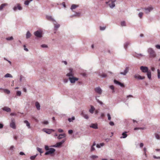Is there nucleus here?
<instances>
[{
  "mask_svg": "<svg viewBox=\"0 0 160 160\" xmlns=\"http://www.w3.org/2000/svg\"><path fill=\"white\" fill-rule=\"evenodd\" d=\"M140 69L142 72L147 73V77L149 80L151 79V72L147 67L142 66L140 67Z\"/></svg>",
  "mask_w": 160,
  "mask_h": 160,
  "instance_id": "f257e3e1",
  "label": "nucleus"
},
{
  "mask_svg": "<svg viewBox=\"0 0 160 160\" xmlns=\"http://www.w3.org/2000/svg\"><path fill=\"white\" fill-rule=\"evenodd\" d=\"M147 51H148V54H149V57L151 58H154L156 57V53L152 48H149L148 49Z\"/></svg>",
  "mask_w": 160,
  "mask_h": 160,
  "instance_id": "f03ea898",
  "label": "nucleus"
},
{
  "mask_svg": "<svg viewBox=\"0 0 160 160\" xmlns=\"http://www.w3.org/2000/svg\"><path fill=\"white\" fill-rule=\"evenodd\" d=\"M45 149L47 151L45 152V155H48L49 154H52L55 151V149L53 148H49L48 146H45Z\"/></svg>",
  "mask_w": 160,
  "mask_h": 160,
  "instance_id": "7ed1b4c3",
  "label": "nucleus"
},
{
  "mask_svg": "<svg viewBox=\"0 0 160 160\" xmlns=\"http://www.w3.org/2000/svg\"><path fill=\"white\" fill-rule=\"evenodd\" d=\"M34 34L36 37L40 38L42 37V31L41 30H38L34 32Z\"/></svg>",
  "mask_w": 160,
  "mask_h": 160,
  "instance_id": "20e7f679",
  "label": "nucleus"
},
{
  "mask_svg": "<svg viewBox=\"0 0 160 160\" xmlns=\"http://www.w3.org/2000/svg\"><path fill=\"white\" fill-rule=\"evenodd\" d=\"M9 127L13 129H16V125H15V119L13 118L11 119L10 122H9Z\"/></svg>",
  "mask_w": 160,
  "mask_h": 160,
  "instance_id": "39448f33",
  "label": "nucleus"
},
{
  "mask_svg": "<svg viewBox=\"0 0 160 160\" xmlns=\"http://www.w3.org/2000/svg\"><path fill=\"white\" fill-rule=\"evenodd\" d=\"M106 3L112 9L115 6V1H113V0H109L108 1L106 2Z\"/></svg>",
  "mask_w": 160,
  "mask_h": 160,
  "instance_id": "423d86ee",
  "label": "nucleus"
},
{
  "mask_svg": "<svg viewBox=\"0 0 160 160\" xmlns=\"http://www.w3.org/2000/svg\"><path fill=\"white\" fill-rule=\"evenodd\" d=\"M73 15L71 16V17H79L82 15V13L79 11H72Z\"/></svg>",
  "mask_w": 160,
  "mask_h": 160,
  "instance_id": "0eeeda50",
  "label": "nucleus"
},
{
  "mask_svg": "<svg viewBox=\"0 0 160 160\" xmlns=\"http://www.w3.org/2000/svg\"><path fill=\"white\" fill-rule=\"evenodd\" d=\"M65 141L66 139H64L62 140L60 142H57L55 144L52 145V147L54 148L60 147L62 146V145L64 142Z\"/></svg>",
  "mask_w": 160,
  "mask_h": 160,
  "instance_id": "6e6552de",
  "label": "nucleus"
},
{
  "mask_svg": "<svg viewBox=\"0 0 160 160\" xmlns=\"http://www.w3.org/2000/svg\"><path fill=\"white\" fill-rule=\"evenodd\" d=\"M69 79L70 82L71 83H74L76 81L78 80V78H75L74 77H69Z\"/></svg>",
  "mask_w": 160,
  "mask_h": 160,
  "instance_id": "1a4fd4ad",
  "label": "nucleus"
},
{
  "mask_svg": "<svg viewBox=\"0 0 160 160\" xmlns=\"http://www.w3.org/2000/svg\"><path fill=\"white\" fill-rule=\"evenodd\" d=\"M73 75L72 68H70L69 69V72L66 74V76L68 77H73Z\"/></svg>",
  "mask_w": 160,
  "mask_h": 160,
  "instance_id": "9d476101",
  "label": "nucleus"
},
{
  "mask_svg": "<svg viewBox=\"0 0 160 160\" xmlns=\"http://www.w3.org/2000/svg\"><path fill=\"white\" fill-rule=\"evenodd\" d=\"M134 78L138 80H143L144 79L145 77L144 76H141L138 74H136L134 75Z\"/></svg>",
  "mask_w": 160,
  "mask_h": 160,
  "instance_id": "9b49d317",
  "label": "nucleus"
},
{
  "mask_svg": "<svg viewBox=\"0 0 160 160\" xmlns=\"http://www.w3.org/2000/svg\"><path fill=\"white\" fill-rule=\"evenodd\" d=\"M94 90H95L96 92H97L100 95H101V93H102V90L99 87L95 88V89H94Z\"/></svg>",
  "mask_w": 160,
  "mask_h": 160,
  "instance_id": "f8f14e48",
  "label": "nucleus"
},
{
  "mask_svg": "<svg viewBox=\"0 0 160 160\" xmlns=\"http://www.w3.org/2000/svg\"><path fill=\"white\" fill-rule=\"evenodd\" d=\"M54 25V29L55 31H57L58 29L60 27V24H58L56 22H52Z\"/></svg>",
  "mask_w": 160,
  "mask_h": 160,
  "instance_id": "ddd939ff",
  "label": "nucleus"
},
{
  "mask_svg": "<svg viewBox=\"0 0 160 160\" xmlns=\"http://www.w3.org/2000/svg\"><path fill=\"white\" fill-rule=\"evenodd\" d=\"M129 71V68L128 67H127L125 68V69L124 71L123 72H121L119 73V74L121 75H122L124 76H125L127 75V74L128 72Z\"/></svg>",
  "mask_w": 160,
  "mask_h": 160,
  "instance_id": "4468645a",
  "label": "nucleus"
},
{
  "mask_svg": "<svg viewBox=\"0 0 160 160\" xmlns=\"http://www.w3.org/2000/svg\"><path fill=\"white\" fill-rule=\"evenodd\" d=\"M18 9L19 10H20L22 9V7L20 6V4H17L13 8V10H17Z\"/></svg>",
  "mask_w": 160,
  "mask_h": 160,
  "instance_id": "2eb2a0df",
  "label": "nucleus"
},
{
  "mask_svg": "<svg viewBox=\"0 0 160 160\" xmlns=\"http://www.w3.org/2000/svg\"><path fill=\"white\" fill-rule=\"evenodd\" d=\"M43 131L47 133H48V134H50L51 133V131L52 132H54V130L53 129H43Z\"/></svg>",
  "mask_w": 160,
  "mask_h": 160,
  "instance_id": "dca6fc26",
  "label": "nucleus"
},
{
  "mask_svg": "<svg viewBox=\"0 0 160 160\" xmlns=\"http://www.w3.org/2000/svg\"><path fill=\"white\" fill-rule=\"evenodd\" d=\"M46 18H47V19L52 21V22H56L53 18L52 16L50 15H47L46 16Z\"/></svg>",
  "mask_w": 160,
  "mask_h": 160,
  "instance_id": "f3484780",
  "label": "nucleus"
},
{
  "mask_svg": "<svg viewBox=\"0 0 160 160\" xmlns=\"http://www.w3.org/2000/svg\"><path fill=\"white\" fill-rule=\"evenodd\" d=\"M2 110L5 111L7 112H11V109L8 107H4L2 108Z\"/></svg>",
  "mask_w": 160,
  "mask_h": 160,
  "instance_id": "a211bd4d",
  "label": "nucleus"
},
{
  "mask_svg": "<svg viewBox=\"0 0 160 160\" xmlns=\"http://www.w3.org/2000/svg\"><path fill=\"white\" fill-rule=\"evenodd\" d=\"M14 149H15V148H14V146L13 145H11L8 148V149L11 152H13Z\"/></svg>",
  "mask_w": 160,
  "mask_h": 160,
  "instance_id": "6ab92c4d",
  "label": "nucleus"
},
{
  "mask_svg": "<svg viewBox=\"0 0 160 160\" xmlns=\"http://www.w3.org/2000/svg\"><path fill=\"white\" fill-rule=\"evenodd\" d=\"M90 127L94 129H97L98 125L97 124L92 123L90 126Z\"/></svg>",
  "mask_w": 160,
  "mask_h": 160,
  "instance_id": "aec40b11",
  "label": "nucleus"
},
{
  "mask_svg": "<svg viewBox=\"0 0 160 160\" xmlns=\"http://www.w3.org/2000/svg\"><path fill=\"white\" fill-rule=\"evenodd\" d=\"M114 83H115V84H118V85H120V86H121V87H124V85H123V84L115 80H114Z\"/></svg>",
  "mask_w": 160,
  "mask_h": 160,
  "instance_id": "412c9836",
  "label": "nucleus"
},
{
  "mask_svg": "<svg viewBox=\"0 0 160 160\" xmlns=\"http://www.w3.org/2000/svg\"><path fill=\"white\" fill-rule=\"evenodd\" d=\"M130 45V42H126L125 43H124V48L126 50L128 48V46Z\"/></svg>",
  "mask_w": 160,
  "mask_h": 160,
  "instance_id": "4be33fe9",
  "label": "nucleus"
},
{
  "mask_svg": "<svg viewBox=\"0 0 160 160\" xmlns=\"http://www.w3.org/2000/svg\"><path fill=\"white\" fill-rule=\"evenodd\" d=\"M127 132H124L122 133V137H120V138L121 139L122 138H125L127 137L128 135L127 134Z\"/></svg>",
  "mask_w": 160,
  "mask_h": 160,
  "instance_id": "5701e85b",
  "label": "nucleus"
},
{
  "mask_svg": "<svg viewBox=\"0 0 160 160\" xmlns=\"http://www.w3.org/2000/svg\"><path fill=\"white\" fill-rule=\"evenodd\" d=\"M95 109V108L92 105H91V108L89 109V112L91 114H92Z\"/></svg>",
  "mask_w": 160,
  "mask_h": 160,
  "instance_id": "b1692460",
  "label": "nucleus"
},
{
  "mask_svg": "<svg viewBox=\"0 0 160 160\" xmlns=\"http://www.w3.org/2000/svg\"><path fill=\"white\" fill-rule=\"evenodd\" d=\"M65 134H61L59 135L58 137V139H60L63 138L65 137Z\"/></svg>",
  "mask_w": 160,
  "mask_h": 160,
  "instance_id": "393cba45",
  "label": "nucleus"
},
{
  "mask_svg": "<svg viewBox=\"0 0 160 160\" xmlns=\"http://www.w3.org/2000/svg\"><path fill=\"white\" fill-rule=\"evenodd\" d=\"M8 5V4L6 3H4L2 4L0 6V10L2 9L5 7L7 6Z\"/></svg>",
  "mask_w": 160,
  "mask_h": 160,
  "instance_id": "a878e982",
  "label": "nucleus"
},
{
  "mask_svg": "<svg viewBox=\"0 0 160 160\" xmlns=\"http://www.w3.org/2000/svg\"><path fill=\"white\" fill-rule=\"evenodd\" d=\"M35 106H36L37 110H39L40 109V105L39 102H36V103H35Z\"/></svg>",
  "mask_w": 160,
  "mask_h": 160,
  "instance_id": "bb28decb",
  "label": "nucleus"
},
{
  "mask_svg": "<svg viewBox=\"0 0 160 160\" xmlns=\"http://www.w3.org/2000/svg\"><path fill=\"white\" fill-rule=\"evenodd\" d=\"M26 39H28L30 38L31 36V34L30 32L28 31L27 32V33H26Z\"/></svg>",
  "mask_w": 160,
  "mask_h": 160,
  "instance_id": "cd10ccee",
  "label": "nucleus"
},
{
  "mask_svg": "<svg viewBox=\"0 0 160 160\" xmlns=\"http://www.w3.org/2000/svg\"><path fill=\"white\" fill-rule=\"evenodd\" d=\"M24 123L26 124V126L28 127V128H30V123H29L28 122L27 120H25L24 121Z\"/></svg>",
  "mask_w": 160,
  "mask_h": 160,
  "instance_id": "c85d7f7f",
  "label": "nucleus"
},
{
  "mask_svg": "<svg viewBox=\"0 0 160 160\" xmlns=\"http://www.w3.org/2000/svg\"><path fill=\"white\" fill-rule=\"evenodd\" d=\"M90 159H91L92 160H94L98 158V156L97 155H93L90 156Z\"/></svg>",
  "mask_w": 160,
  "mask_h": 160,
  "instance_id": "c756f323",
  "label": "nucleus"
},
{
  "mask_svg": "<svg viewBox=\"0 0 160 160\" xmlns=\"http://www.w3.org/2000/svg\"><path fill=\"white\" fill-rule=\"evenodd\" d=\"M78 7V5L76 4H72V5L70 8L72 10L76 9Z\"/></svg>",
  "mask_w": 160,
  "mask_h": 160,
  "instance_id": "7c9ffc66",
  "label": "nucleus"
},
{
  "mask_svg": "<svg viewBox=\"0 0 160 160\" xmlns=\"http://www.w3.org/2000/svg\"><path fill=\"white\" fill-rule=\"evenodd\" d=\"M56 4L57 5H62L65 9L66 7V4H65V3L64 2H62V3H56Z\"/></svg>",
  "mask_w": 160,
  "mask_h": 160,
  "instance_id": "2f4dec72",
  "label": "nucleus"
},
{
  "mask_svg": "<svg viewBox=\"0 0 160 160\" xmlns=\"http://www.w3.org/2000/svg\"><path fill=\"white\" fill-rule=\"evenodd\" d=\"M104 143H102L100 144H98L96 145V147L98 148H100L101 147L104 146Z\"/></svg>",
  "mask_w": 160,
  "mask_h": 160,
  "instance_id": "473e14b6",
  "label": "nucleus"
},
{
  "mask_svg": "<svg viewBox=\"0 0 160 160\" xmlns=\"http://www.w3.org/2000/svg\"><path fill=\"white\" fill-rule=\"evenodd\" d=\"M33 0H27L25 1L24 4L26 5H29V3L32 1Z\"/></svg>",
  "mask_w": 160,
  "mask_h": 160,
  "instance_id": "72a5a7b5",
  "label": "nucleus"
},
{
  "mask_svg": "<svg viewBox=\"0 0 160 160\" xmlns=\"http://www.w3.org/2000/svg\"><path fill=\"white\" fill-rule=\"evenodd\" d=\"M144 10H152L153 9V8L151 6H149L148 8H144Z\"/></svg>",
  "mask_w": 160,
  "mask_h": 160,
  "instance_id": "f704fd0d",
  "label": "nucleus"
},
{
  "mask_svg": "<svg viewBox=\"0 0 160 160\" xmlns=\"http://www.w3.org/2000/svg\"><path fill=\"white\" fill-rule=\"evenodd\" d=\"M4 77L5 78H12V76L10 73H7L5 75Z\"/></svg>",
  "mask_w": 160,
  "mask_h": 160,
  "instance_id": "c9c22d12",
  "label": "nucleus"
},
{
  "mask_svg": "<svg viewBox=\"0 0 160 160\" xmlns=\"http://www.w3.org/2000/svg\"><path fill=\"white\" fill-rule=\"evenodd\" d=\"M75 117L74 116H72L71 118H69L68 119V121L69 122H72L74 120Z\"/></svg>",
  "mask_w": 160,
  "mask_h": 160,
  "instance_id": "e433bc0d",
  "label": "nucleus"
},
{
  "mask_svg": "<svg viewBox=\"0 0 160 160\" xmlns=\"http://www.w3.org/2000/svg\"><path fill=\"white\" fill-rule=\"evenodd\" d=\"M121 27H125L126 26V22L125 21H122L121 22Z\"/></svg>",
  "mask_w": 160,
  "mask_h": 160,
  "instance_id": "4c0bfd02",
  "label": "nucleus"
},
{
  "mask_svg": "<svg viewBox=\"0 0 160 160\" xmlns=\"http://www.w3.org/2000/svg\"><path fill=\"white\" fill-rule=\"evenodd\" d=\"M6 40L8 41H10L13 40V37L12 36L6 38Z\"/></svg>",
  "mask_w": 160,
  "mask_h": 160,
  "instance_id": "58836bf2",
  "label": "nucleus"
},
{
  "mask_svg": "<svg viewBox=\"0 0 160 160\" xmlns=\"http://www.w3.org/2000/svg\"><path fill=\"white\" fill-rule=\"evenodd\" d=\"M38 155V154H36V155H34V156H31V157H30V159L32 160H33L34 159H35V158H36V156H37Z\"/></svg>",
  "mask_w": 160,
  "mask_h": 160,
  "instance_id": "ea45409f",
  "label": "nucleus"
},
{
  "mask_svg": "<svg viewBox=\"0 0 160 160\" xmlns=\"http://www.w3.org/2000/svg\"><path fill=\"white\" fill-rule=\"evenodd\" d=\"M37 150H38V152H39V153H40L41 154L43 152L42 151V149L39 148H37Z\"/></svg>",
  "mask_w": 160,
  "mask_h": 160,
  "instance_id": "a19ab883",
  "label": "nucleus"
},
{
  "mask_svg": "<svg viewBox=\"0 0 160 160\" xmlns=\"http://www.w3.org/2000/svg\"><path fill=\"white\" fill-rule=\"evenodd\" d=\"M41 47L43 48H48V46L46 44H43L41 45Z\"/></svg>",
  "mask_w": 160,
  "mask_h": 160,
  "instance_id": "79ce46f5",
  "label": "nucleus"
},
{
  "mask_svg": "<svg viewBox=\"0 0 160 160\" xmlns=\"http://www.w3.org/2000/svg\"><path fill=\"white\" fill-rule=\"evenodd\" d=\"M21 95V92L20 91H18L16 92V95L18 96H20Z\"/></svg>",
  "mask_w": 160,
  "mask_h": 160,
  "instance_id": "37998d69",
  "label": "nucleus"
},
{
  "mask_svg": "<svg viewBox=\"0 0 160 160\" xmlns=\"http://www.w3.org/2000/svg\"><path fill=\"white\" fill-rule=\"evenodd\" d=\"M4 92H5L6 93L8 94H9L10 93V91L8 90L7 89H4Z\"/></svg>",
  "mask_w": 160,
  "mask_h": 160,
  "instance_id": "c03bdc74",
  "label": "nucleus"
},
{
  "mask_svg": "<svg viewBox=\"0 0 160 160\" xmlns=\"http://www.w3.org/2000/svg\"><path fill=\"white\" fill-rule=\"evenodd\" d=\"M155 138H156V139H159L160 137H159V134L157 133H155Z\"/></svg>",
  "mask_w": 160,
  "mask_h": 160,
  "instance_id": "a18cd8bd",
  "label": "nucleus"
},
{
  "mask_svg": "<svg viewBox=\"0 0 160 160\" xmlns=\"http://www.w3.org/2000/svg\"><path fill=\"white\" fill-rule=\"evenodd\" d=\"M96 101H97V102L98 103L101 104V105H103V102H102V101L99 100V99H97V98H96Z\"/></svg>",
  "mask_w": 160,
  "mask_h": 160,
  "instance_id": "49530a36",
  "label": "nucleus"
},
{
  "mask_svg": "<svg viewBox=\"0 0 160 160\" xmlns=\"http://www.w3.org/2000/svg\"><path fill=\"white\" fill-rule=\"evenodd\" d=\"M83 117L84 118L86 119H88V114H83Z\"/></svg>",
  "mask_w": 160,
  "mask_h": 160,
  "instance_id": "de8ad7c7",
  "label": "nucleus"
},
{
  "mask_svg": "<svg viewBox=\"0 0 160 160\" xmlns=\"http://www.w3.org/2000/svg\"><path fill=\"white\" fill-rule=\"evenodd\" d=\"M143 15V13L141 12H139V14H138V17H139L140 18H141Z\"/></svg>",
  "mask_w": 160,
  "mask_h": 160,
  "instance_id": "09e8293b",
  "label": "nucleus"
},
{
  "mask_svg": "<svg viewBox=\"0 0 160 160\" xmlns=\"http://www.w3.org/2000/svg\"><path fill=\"white\" fill-rule=\"evenodd\" d=\"M107 116L108 120H111V117H110V115L109 113L107 114Z\"/></svg>",
  "mask_w": 160,
  "mask_h": 160,
  "instance_id": "8fccbe9b",
  "label": "nucleus"
},
{
  "mask_svg": "<svg viewBox=\"0 0 160 160\" xmlns=\"http://www.w3.org/2000/svg\"><path fill=\"white\" fill-rule=\"evenodd\" d=\"M42 123L44 125H47L48 124L49 122H48V121H46L43 122Z\"/></svg>",
  "mask_w": 160,
  "mask_h": 160,
  "instance_id": "3c124183",
  "label": "nucleus"
},
{
  "mask_svg": "<svg viewBox=\"0 0 160 160\" xmlns=\"http://www.w3.org/2000/svg\"><path fill=\"white\" fill-rule=\"evenodd\" d=\"M158 78L159 79L160 77V70H159V69H158Z\"/></svg>",
  "mask_w": 160,
  "mask_h": 160,
  "instance_id": "603ef678",
  "label": "nucleus"
},
{
  "mask_svg": "<svg viewBox=\"0 0 160 160\" xmlns=\"http://www.w3.org/2000/svg\"><path fill=\"white\" fill-rule=\"evenodd\" d=\"M100 30H101V31H103V30H104L106 28V27H100Z\"/></svg>",
  "mask_w": 160,
  "mask_h": 160,
  "instance_id": "864d4df0",
  "label": "nucleus"
},
{
  "mask_svg": "<svg viewBox=\"0 0 160 160\" xmlns=\"http://www.w3.org/2000/svg\"><path fill=\"white\" fill-rule=\"evenodd\" d=\"M107 75L105 74H102L100 75V76L102 78H105Z\"/></svg>",
  "mask_w": 160,
  "mask_h": 160,
  "instance_id": "5fc2aeb1",
  "label": "nucleus"
},
{
  "mask_svg": "<svg viewBox=\"0 0 160 160\" xmlns=\"http://www.w3.org/2000/svg\"><path fill=\"white\" fill-rule=\"evenodd\" d=\"M110 89H111L112 90H113V91L112 92H114V86L112 85H111L110 86Z\"/></svg>",
  "mask_w": 160,
  "mask_h": 160,
  "instance_id": "6e6d98bb",
  "label": "nucleus"
},
{
  "mask_svg": "<svg viewBox=\"0 0 160 160\" xmlns=\"http://www.w3.org/2000/svg\"><path fill=\"white\" fill-rule=\"evenodd\" d=\"M23 47H24V50H25V51H26V52H28V49L27 48H26V46H25V45H24V46H23Z\"/></svg>",
  "mask_w": 160,
  "mask_h": 160,
  "instance_id": "4d7b16f0",
  "label": "nucleus"
},
{
  "mask_svg": "<svg viewBox=\"0 0 160 160\" xmlns=\"http://www.w3.org/2000/svg\"><path fill=\"white\" fill-rule=\"evenodd\" d=\"M94 146H92L91 147V152H93V151L95 150V148H94Z\"/></svg>",
  "mask_w": 160,
  "mask_h": 160,
  "instance_id": "13d9d810",
  "label": "nucleus"
},
{
  "mask_svg": "<svg viewBox=\"0 0 160 160\" xmlns=\"http://www.w3.org/2000/svg\"><path fill=\"white\" fill-rule=\"evenodd\" d=\"M68 82V79H64V80H63V82L64 83H67Z\"/></svg>",
  "mask_w": 160,
  "mask_h": 160,
  "instance_id": "bf43d9fd",
  "label": "nucleus"
},
{
  "mask_svg": "<svg viewBox=\"0 0 160 160\" xmlns=\"http://www.w3.org/2000/svg\"><path fill=\"white\" fill-rule=\"evenodd\" d=\"M155 47H156V48L158 49H160V45L158 44L156 45V46H155Z\"/></svg>",
  "mask_w": 160,
  "mask_h": 160,
  "instance_id": "052dcab7",
  "label": "nucleus"
},
{
  "mask_svg": "<svg viewBox=\"0 0 160 160\" xmlns=\"http://www.w3.org/2000/svg\"><path fill=\"white\" fill-rule=\"evenodd\" d=\"M109 124L112 126H113L114 125V122L112 121L110 122H109Z\"/></svg>",
  "mask_w": 160,
  "mask_h": 160,
  "instance_id": "680f3d73",
  "label": "nucleus"
},
{
  "mask_svg": "<svg viewBox=\"0 0 160 160\" xmlns=\"http://www.w3.org/2000/svg\"><path fill=\"white\" fill-rule=\"evenodd\" d=\"M58 132L59 133H62L63 132V130L62 129L60 128L58 129Z\"/></svg>",
  "mask_w": 160,
  "mask_h": 160,
  "instance_id": "e2e57ef3",
  "label": "nucleus"
},
{
  "mask_svg": "<svg viewBox=\"0 0 160 160\" xmlns=\"http://www.w3.org/2000/svg\"><path fill=\"white\" fill-rule=\"evenodd\" d=\"M72 130H69L68 131V133L69 134H71L72 133Z\"/></svg>",
  "mask_w": 160,
  "mask_h": 160,
  "instance_id": "0e129e2a",
  "label": "nucleus"
},
{
  "mask_svg": "<svg viewBox=\"0 0 160 160\" xmlns=\"http://www.w3.org/2000/svg\"><path fill=\"white\" fill-rule=\"evenodd\" d=\"M154 159H160V157H156L155 155L153 156Z\"/></svg>",
  "mask_w": 160,
  "mask_h": 160,
  "instance_id": "69168bd1",
  "label": "nucleus"
},
{
  "mask_svg": "<svg viewBox=\"0 0 160 160\" xmlns=\"http://www.w3.org/2000/svg\"><path fill=\"white\" fill-rule=\"evenodd\" d=\"M10 115L11 116H15L16 115V114L14 113H11L10 114Z\"/></svg>",
  "mask_w": 160,
  "mask_h": 160,
  "instance_id": "338daca9",
  "label": "nucleus"
},
{
  "mask_svg": "<svg viewBox=\"0 0 160 160\" xmlns=\"http://www.w3.org/2000/svg\"><path fill=\"white\" fill-rule=\"evenodd\" d=\"M19 155H21V156H22L23 155H25L24 153L22 152H19Z\"/></svg>",
  "mask_w": 160,
  "mask_h": 160,
  "instance_id": "774afa93",
  "label": "nucleus"
}]
</instances>
